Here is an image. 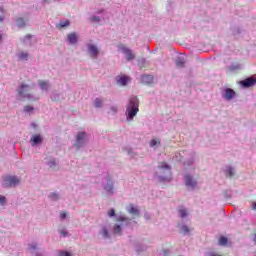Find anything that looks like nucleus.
<instances>
[{"label": "nucleus", "mask_w": 256, "mask_h": 256, "mask_svg": "<svg viewBox=\"0 0 256 256\" xmlns=\"http://www.w3.org/2000/svg\"><path fill=\"white\" fill-rule=\"evenodd\" d=\"M26 39H31V35H27V36H26Z\"/></svg>", "instance_id": "nucleus-44"}, {"label": "nucleus", "mask_w": 256, "mask_h": 256, "mask_svg": "<svg viewBox=\"0 0 256 256\" xmlns=\"http://www.w3.org/2000/svg\"><path fill=\"white\" fill-rule=\"evenodd\" d=\"M30 249H37V245H31Z\"/></svg>", "instance_id": "nucleus-42"}, {"label": "nucleus", "mask_w": 256, "mask_h": 256, "mask_svg": "<svg viewBox=\"0 0 256 256\" xmlns=\"http://www.w3.org/2000/svg\"><path fill=\"white\" fill-rule=\"evenodd\" d=\"M142 82H144L146 84L153 83V76H151V75H143L142 76Z\"/></svg>", "instance_id": "nucleus-15"}, {"label": "nucleus", "mask_w": 256, "mask_h": 256, "mask_svg": "<svg viewBox=\"0 0 256 256\" xmlns=\"http://www.w3.org/2000/svg\"><path fill=\"white\" fill-rule=\"evenodd\" d=\"M114 233L115 235H119V233H121V226L119 224L114 226Z\"/></svg>", "instance_id": "nucleus-26"}, {"label": "nucleus", "mask_w": 256, "mask_h": 256, "mask_svg": "<svg viewBox=\"0 0 256 256\" xmlns=\"http://www.w3.org/2000/svg\"><path fill=\"white\" fill-rule=\"evenodd\" d=\"M39 85H40V88H41V89H47V87H48L47 82H46V81H43V80H40V81H39Z\"/></svg>", "instance_id": "nucleus-27"}, {"label": "nucleus", "mask_w": 256, "mask_h": 256, "mask_svg": "<svg viewBox=\"0 0 256 256\" xmlns=\"http://www.w3.org/2000/svg\"><path fill=\"white\" fill-rule=\"evenodd\" d=\"M5 21V10L0 7V22L3 23Z\"/></svg>", "instance_id": "nucleus-25"}, {"label": "nucleus", "mask_w": 256, "mask_h": 256, "mask_svg": "<svg viewBox=\"0 0 256 256\" xmlns=\"http://www.w3.org/2000/svg\"><path fill=\"white\" fill-rule=\"evenodd\" d=\"M118 85H122L123 87H125V85H127V83H129V76H121L118 80H117Z\"/></svg>", "instance_id": "nucleus-13"}, {"label": "nucleus", "mask_w": 256, "mask_h": 256, "mask_svg": "<svg viewBox=\"0 0 256 256\" xmlns=\"http://www.w3.org/2000/svg\"><path fill=\"white\" fill-rule=\"evenodd\" d=\"M227 177H233L235 175V172L233 171V168L228 167L226 170Z\"/></svg>", "instance_id": "nucleus-23"}, {"label": "nucleus", "mask_w": 256, "mask_h": 256, "mask_svg": "<svg viewBox=\"0 0 256 256\" xmlns=\"http://www.w3.org/2000/svg\"><path fill=\"white\" fill-rule=\"evenodd\" d=\"M181 233H184V234L189 233V227H187V226H182V227H181Z\"/></svg>", "instance_id": "nucleus-28"}, {"label": "nucleus", "mask_w": 256, "mask_h": 256, "mask_svg": "<svg viewBox=\"0 0 256 256\" xmlns=\"http://www.w3.org/2000/svg\"><path fill=\"white\" fill-rule=\"evenodd\" d=\"M137 113H139V98H137L136 96H132L130 97L129 105L126 109L128 121L133 120Z\"/></svg>", "instance_id": "nucleus-1"}, {"label": "nucleus", "mask_w": 256, "mask_h": 256, "mask_svg": "<svg viewBox=\"0 0 256 256\" xmlns=\"http://www.w3.org/2000/svg\"><path fill=\"white\" fill-rule=\"evenodd\" d=\"M42 141H43V138H41V135H39V134L33 135L30 138V142L33 147H35V145H39V143H41Z\"/></svg>", "instance_id": "nucleus-8"}, {"label": "nucleus", "mask_w": 256, "mask_h": 256, "mask_svg": "<svg viewBox=\"0 0 256 256\" xmlns=\"http://www.w3.org/2000/svg\"><path fill=\"white\" fill-rule=\"evenodd\" d=\"M164 255H167V252H166V251H164Z\"/></svg>", "instance_id": "nucleus-47"}, {"label": "nucleus", "mask_w": 256, "mask_h": 256, "mask_svg": "<svg viewBox=\"0 0 256 256\" xmlns=\"http://www.w3.org/2000/svg\"><path fill=\"white\" fill-rule=\"evenodd\" d=\"M60 218H61V219H66V218H67V213L61 212V213H60Z\"/></svg>", "instance_id": "nucleus-36"}, {"label": "nucleus", "mask_w": 256, "mask_h": 256, "mask_svg": "<svg viewBox=\"0 0 256 256\" xmlns=\"http://www.w3.org/2000/svg\"><path fill=\"white\" fill-rule=\"evenodd\" d=\"M60 26H61V27H67V26H69V21L60 22Z\"/></svg>", "instance_id": "nucleus-33"}, {"label": "nucleus", "mask_w": 256, "mask_h": 256, "mask_svg": "<svg viewBox=\"0 0 256 256\" xmlns=\"http://www.w3.org/2000/svg\"><path fill=\"white\" fill-rule=\"evenodd\" d=\"M105 191H107L108 193H113V182H111V177L108 176V183L105 186Z\"/></svg>", "instance_id": "nucleus-14"}, {"label": "nucleus", "mask_w": 256, "mask_h": 256, "mask_svg": "<svg viewBox=\"0 0 256 256\" xmlns=\"http://www.w3.org/2000/svg\"><path fill=\"white\" fill-rule=\"evenodd\" d=\"M60 256H71V253L62 251L60 252Z\"/></svg>", "instance_id": "nucleus-34"}, {"label": "nucleus", "mask_w": 256, "mask_h": 256, "mask_svg": "<svg viewBox=\"0 0 256 256\" xmlns=\"http://www.w3.org/2000/svg\"><path fill=\"white\" fill-rule=\"evenodd\" d=\"M50 199H52V201H57V199H59V196L57 194H55V193H52L50 195Z\"/></svg>", "instance_id": "nucleus-29"}, {"label": "nucleus", "mask_w": 256, "mask_h": 256, "mask_svg": "<svg viewBox=\"0 0 256 256\" xmlns=\"http://www.w3.org/2000/svg\"><path fill=\"white\" fill-rule=\"evenodd\" d=\"M87 137V134L85 132H79L77 134L76 137V144L75 146L77 147V149H79L80 147L83 146V144L85 143V138Z\"/></svg>", "instance_id": "nucleus-5"}, {"label": "nucleus", "mask_w": 256, "mask_h": 256, "mask_svg": "<svg viewBox=\"0 0 256 256\" xmlns=\"http://www.w3.org/2000/svg\"><path fill=\"white\" fill-rule=\"evenodd\" d=\"M223 97H224V99H227V101H231V99H233V97H235V92L233 91V89L227 88L225 90Z\"/></svg>", "instance_id": "nucleus-9"}, {"label": "nucleus", "mask_w": 256, "mask_h": 256, "mask_svg": "<svg viewBox=\"0 0 256 256\" xmlns=\"http://www.w3.org/2000/svg\"><path fill=\"white\" fill-rule=\"evenodd\" d=\"M256 84V78L250 77V78H246L245 80L240 81V85H242V87H253V85Z\"/></svg>", "instance_id": "nucleus-6"}, {"label": "nucleus", "mask_w": 256, "mask_h": 256, "mask_svg": "<svg viewBox=\"0 0 256 256\" xmlns=\"http://www.w3.org/2000/svg\"><path fill=\"white\" fill-rule=\"evenodd\" d=\"M184 181L186 187H191L192 189H194V187H197V181H195L190 175H186L184 177Z\"/></svg>", "instance_id": "nucleus-7"}, {"label": "nucleus", "mask_w": 256, "mask_h": 256, "mask_svg": "<svg viewBox=\"0 0 256 256\" xmlns=\"http://www.w3.org/2000/svg\"><path fill=\"white\" fill-rule=\"evenodd\" d=\"M61 235H63V237H67V231H60Z\"/></svg>", "instance_id": "nucleus-38"}, {"label": "nucleus", "mask_w": 256, "mask_h": 256, "mask_svg": "<svg viewBox=\"0 0 256 256\" xmlns=\"http://www.w3.org/2000/svg\"><path fill=\"white\" fill-rule=\"evenodd\" d=\"M158 143H161V140H158Z\"/></svg>", "instance_id": "nucleus-48"}, {"label": "nucleus", "mask_w": 256, "mask_h": 256, "mask_svg": "<svg viewBox=\"0 0 256 256\" xmlns=\"http://www.w3.org/2000/svg\"><path fill=\"white\" fill-rule=\"evenodd\" d=\"M112 111H113L114 113H117V108H116V107H112Z\"/></svg>", "instance_id": "nucleus-43"}, {"label": "nucleus", "mask_w": 256, "mask_h": 256, "mask_svg": "<svg viewBox=\"0 0 256 256\" xmlns=\"http://www.w3.org/2000/svg\"><path fill=\"white\" fill-rule=\"evenodd\" d=\"M158 169H165L167 171L168 175L171 176V166L167 164V162H160L158 165Z\"/></svg>", "instance_id": "nucleus-11"}, {"label": "nucleus", "mask_w": 256, "mask_h": 256, "mask_svg": "<svg viewBox=\"0 0 256 256\" xmlns=\"http://www.w3.org/2000/svg\"><path fill=\"white\" fill-rule=\"evenodd\" d=\"M88 49L91 57H97V55H99V50L96 48L95 45H89Z\"/></svg>", "instance_id": "nucleus-12"}, {"label": "nucleus", "mask_w": 256, "mask_h": 256, "mask_svg": "<svg viewBox=\"0 0 256 256\" xmlns=\"http://www.w3.org/2000/svg\"><path fill=\"white\" fill-rule=\"evenodd\" d=\"M92 21H99V17H93Z\"/></svg>", "instance_id": "nucleus-41"}, {"label": "nucleus", "mask_w": 256, "mask_h": 256, "mask_svg": "<svg viewBox=\"0 0 256 256\" xmlns=\"http://www.w3.org/2000/svg\"><path fill=\"white\" fill-rule=\"evenodd\" d=\"M16 25L17 27L23 28L25 25H27V22L23 18H17Z\"/></svg>", "instance_id": "nucleus-17"}, {"label": "nucleus", "mask_w": 256, "mask_h": 256, "mask_svg": "<svg viewBox=\"0 0 256 256\" xmlns=\"http://www.w3.org/2000/svg\"><path fill=\"white\" fill-rule=\"evenodd\" d=\"M24 111H25L26 113H29V111H33V107H31V106H25V107H24Z\"/></svg>", "instance_id": "nucleus-30"}, {"label": "nucleus", "mask_w": 256, "mask_h": 256, "mask_svg": "<svg viewBox=\"0 0 256 256\" xmlns=\"http://www.w3.org/2000/svg\"><path fill=\"white\" fill-rule=\"evenodd\" d=\"M252 209H253L254 211H256V203H253V204H252Z\"/></svg>", "instance_id": "nucleus-40"}, {"label": "nucleus", "mask_w": 256, "mask_h": 256, "mask_svg": "<svg viewBox=\"0 0 256 256\" xmlns=\"http://www.w3.org/2000/svg\"><path fill=\"white\" fill-rule=\"evenodd\" d=\"M228 241H229V240L227 239V237L221 236L220 239H219L218 244H219V245H222V246H225V245H227Z\"/></svg>", "instance_id": "nucleus-19"}, {"label": "nucleus", "mask_w": 256, "mask_h": 256, "mask_svg": "<svg viewBox=\"0 0 256 256\" xmlns=\"http://www.w3.org/2000/svg\"><path fill=\"white\" fill-rule=\"evenodd\" d=\"M94 107L96 108L103 107V100L96 98L94 101Z\"/></svg>", "instance_id": "nucleus-20"}, {"label": "nucleus", "mask_w": 256, "mask_h": 256, "mask_svg": "<svg viewBox=\"0 0 256 256\" xmlns=\"http://www.w3.org/2000/svg\"><path fill=\"white\" fill-rule=\"evenodd\" d=\"M6 198L5 196L0 195V205H5Z\"/></svg>", "instance_id": "nucleus-31"}, {"label": "nucleus", "mask_w": 256, "mask_h": 256, "mask_svg": "<svg viewBox=\"0 0 256 256\" xmlns=\"http://www.w3.org/2000/svg\"><path fill=\"white\" fill-rule=\"evenodd\" d=\"M19 183H21V180H19V178L16 176H5L3 187H17Z\"/></svg>", "instance_id": "nucleus-2"}, {"label": "nucleus", "mask_w": 256, "mask_h": 256, "mask_svg": "<svg viewBox=\"0 0 256 256\" xmlns=\"http://www.w3.org/2000/svg\"><path fill=\"white\" fill-rule=\"evenodd\" d=\"M101 234L103 235L104 239H109V230L106 227L102 228Z\"/></svg>", "instance_id": "nucleus-21"}, {"label": "nucleus", "mask_w": 256, "mask_h": 256, "mask_svg": "<svg viewBox=\"0 0 256 256\" xmlns=\"http://www.w3.org/2000/svg\"><path fill=\"white\" fill-rule=\"evenodd\" d=\"M128 212H129L131 215H137V216H139V209L135 208V206H133V204H131V205L129 206Z\"/></svg>", "instance_id": "nucleus-16"}, {"label": "nucleus", "mask_w": 256, "mask_h": 256, "mask_svg": "<svg viewBox=\"0 0 256 256\" xmlns=\"http://www.w3.org/2000/svg\"><path fill=\"white\" fill-rule=\"evenodd\" d=\"M67 39H68L69 43H71V45H75L78 41L77 33L72 32V33L68 34Z\"/></svg>", "instance_id": "nucleus-10"}, {"label": "nucleus", "mask_w": 256, "mask_h": 256, "mask_svg": "<svg viewBox=\"0 0 256 256\" xmlns=\"http://www.w3.org/2000/svg\"><path fill=\"white\" fill-rule=\"evenodd\" d=\"M160 181H171V178H163V177H160Z\"/></svg>", "instance_id": "nucleus-37"}, {"label": "nucleus", "mask_w": 256, "mask_h": 256, "mask_svg": "<svg viewBox=\"0 0 256 256\" xmlns=\"http://www.w3.org/2000/svg\"><path fill=\"white\" fill-rule=\"evenodd\" d=\"M119 221H125V219L124 218H120Z\"/></svg>", "instance_id": "nucleus-46"}, {"label": "nucleus", "mask_w": 256, "mask_h": 256, "mask_svg": "<svg viewBox=\"0 0 256 256\" xmlns=\"http://www.w3.org/2000/svg\"><path fill=\"white\" fill-rule=\"evenodd\" d=\"M176 67H185V59L177 58L176 59Z\"/></svg>", "instance_id": "nucleus-18"}, {"label": "nucleus", "mask_w": 256, "mask_h": 256, "mask_svg": "<svg viewBox=\"0 0 256 256\" xmlns=\"http://www.w3.org/2000/svg\"><path fill=\"white\" fill-rule=\"evenodd\" d=\"M210 256H219V255H217V254H215V253H212V254H210Z\"/></svg>", "instance_id": "nucleus-45"}, {"label": "nucleus", "mask_w": 256, "mask_h": 256, "mask_svg": "<svg viewBox=\"0 0 256 256\" xmlns=\"http://www.w3.org/2000/svg\"><path fill=\"white\" fill-rule=\"evenodd\" d=\"M155 145H157V140H155V139L151 140L150 146L155 147Z\"/></svg>", "instance_id": "nucleus-35"}, {"label": "nucleus", "mask_w": 256, "mask_h": 256, "mask_svg": "<svg viewBox=\"0 0 256 256\" xmlns=\"http://www.w3.org/2000/svg\"><path fill=\"white\" fill-rule=\"evenodd\" d=\"M50 164H51L52 167H55V160H52V161L50 162Z\"/></svg>", "instance_id": "nucleus-39"}, {"label": "nucleus", "mask_w": 256, "mask_h": 256, "mask_svg": "<svg viewBox=\"0 0 256 256\" xmlns=\"http://www.w3.org/2000/svg\"><path fill=\"white\" fill-rule=\"evenodd\" d=\"M29 57V54L25 53V52H22L19 54V59L21 61H27V58Z\"/></svg>", "instance_id": "nucleus-22"}, {"label": "nucleus", "mask_w": 256, "mask_h": 256, "mask_svg": "<svg viewBox=\"0 0 256 256\" xmlns=\"http://www.w3.org/2000/svg\"><path fill=\"white\" fill-rule=\"evenodd\" d=\"M120 51L126 55V61H133V59H135V53H133V50L127 48L125 45L120 46Z\"/></svg>", "instance_id": "nucleus-4"}, {"label": "nucleus", "mask_w": 256, "mask_h": 256, "mask_svg": "<svg viewBox=\"0 0 256 256\" xmlns=\"http://www.w3.org/2000/svg\"><path fill=\"white\" fill-rule=\"evenodd\" d=\"M109 217H115V209H111L108 212Z\"/></svg>", "instance_id": "nucleus-32"}, {"label": "nucleus", "mask_w": 256, "mask_h": 256, "mask_svg": "<svg viewBox=\"0 0 256 256\" xmlns=\"http://www.w3.org/2000/svg\"><path fill=\"white\" fill-rule=\"evenodd\" d=\"M179 214H180V217H182V218L187 217V209L180 208L179 209Z\"/></svg>", "instance_id": "nucleus-24"}, {"label": "nucleus", "mask_w": 256, "mask_h": 256, "mask_svg": "<svg viewBox=\"0 0 256 256\" xmlns=\"http://www.w3.org/2000/svg\"><path fill=\"white\" fill-rule=\"evenodd\" d=\"M17 93L20 97L24 99H31V94H29V85L21 84L17 90Z\"/></svg>", "instance_id": "nucleus-3"}]
</instances>
